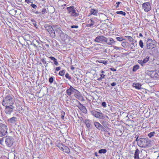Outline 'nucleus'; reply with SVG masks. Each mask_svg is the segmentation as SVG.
<instances>
[{
  "instance_id": "f257e3e1",
  "label": "nucleus",
  "mask_w": 159,
  "mask_h": 159,
  "mask_svg": "<svg viewBox=\"0 0 159 159\" xmlns=\"http://www.w3.org/2000/svg\"><path fill=\"white\" fill-rule=\"evenodd\" d=\"M15 102L14 98L12 95H8L3 98L2 105L3 106L13 105Z\"/></svg>"
},
{
  "instance_id": "f03ea898",
  "label": "nucleus",
  "mask_w": 159,
  "mask_h": 159,
  "mask_svg": "<svg viewBox=\"0 0 159 159\" xmlns=\"http://www.w3.org/2000/svg\"><path fill=\"white\" fill-rule=\"evenodd\" d=\"M100 20L96 17H93L89 20V24L86 25L87 27H97L99 25Z\"/></svg>"
},
{
  "instance_id": "7ed1b4c3",
  "label": "nucleus",
  "mask_w": 159,
  "mask_h": 159,
  "mask_svg": "<svg viewBox=\"0 0 159 159\" xmlns=\"http://www.w3.org/2000/svg\"><path fill=\"white\" fill-rule=\"evenodd\" d=\"M149 141L147 139L140 138L138 143V145L142 148H146L148 146Z\"/></svg>"
},
{
  "instance_id": "20e7f679",
  "label": "nucleus",
  "mask_w": 159,
  "mask_h": 159,
  "mask_svg": "<svg viewBox=\"0 0 159 159\" xmlns=\"http://www.w3.org/2000/svg\"><path fill=\"white\" fill-rule=\"evenodd\" d=\"M7 125L0 121V137L6 135L7 133Z\"/></svg>"
},
{
  "instance_id": "39448f33",
  "label": "nucleus",
  "mask_w": 159,
  "mask_h": 159,
  "mask_svg": "<svg viewBox=\"0 0 159 159\" xmlns=\"http://www.w3.org/2000/svg\"><path fill=\"white\" fill-rule=\"evenodd\" d=\"M53 27V30L55 33V31L58 35H59L61 37H62L63 35L64 36L66 37L68 36L66 34H64L63 32L61 30V26L58 25H54L52 26Z\"/></svg>"
},
{
  "instance_id": "423d86ee",
  "label": "nucleus",
  "mask_w": 159,
  "mask_h": 159,
  "mask_svg": "<svg viewBox=\"0 0 159 159\" xmlns=\"http://www.w3.org/2000/svg\"><path fill=\"white\" fill-rule=\"evenodd\" d=\"M66 9L68 12L70 14L71 16L75 17L79 15L78 13L76 12L75 9L73 6L67 7Z\"/></svg>"
},
{
  "instance_id": "0eeeda50",
  "label": "nucleus",
  "mask_w": 159,
  "mask_h": 159,
  "mask_svg": "<svg viewBox=\"0 0 159 159\" xmlns=\"http://www.w3.org/2000/svg\"><path fill=\"white\" fill-rule=\"evenodd\" d=\"M91 114L97 118L104 119L105 118L104 115L102 113L98 112L95 110H93L90 111Z\"/></svg>"
},
{
  "instance_id": "6e6552de",
  "label": "nucleus",
  "mask_w": 159,
  "mask_h": 159,
  "mask_svg": "<svg viewBox=\"0 0 159 159\" xmlns=\"http://www.w3.org/2000/svg\"><path fill=\"white\" fill-rule=\"evenodd\" d=\"M142 7L145 12H148L151 10V4L149 2H144L142 4Z\"/></svg>"
},
{
  "instance_id": "1a4fd4ad",
  "label": "nucleus",
  "mask_w": 159,
  "mask_h": 159,
  "mask_svg": "<svg viewBox=\"0 0 159 159\" xmlns=\"http://www.w3.org/2000/svg\"><path fill=\"white\" fill-rule=\"evenodd\" d=\"M14 139L12 137L8 136L5 139L6 145L8 147H11L13 143Z\"/></svg>"
},
{
  "instance_id": "9d476101",
  "label": "nucleus",
  "mask_w": 159,
  "mask_h": 159,
  "mask_svg": "<svg viewBox=\"0 0 159 159\" xmlns=\"http://www.w3.org/2000/svg\"><path fill=\"white\" fill-rule=\"evenodd\" d=\"M4 106L6 107L4 110L5 112L7 114L10 115L15 108V107L13 106V105Z\"/></svg>"
},
{
  "instance_id": "9b49d317",
  "label": "nucleus",
  "mask_w": 159,
  "mask_h": 159,
  "mask_svg": "<svg viewBox=\"0 0 159 159\" xmlns=\"http://www.w3.org/2000/svg\"><path fill=\"white\" fill-rule=\"evenodd\" d=\"M106 39V37L103 35H101L97 37L94 39V41L98 43H104Z\"/></svg>"
},
{
  "instance_id": "f8f14e48",
  "label": "nucleus",
  "mask_w": 159,
  "mask_h": 159,
  "mask_svg": "<svg viewBox=\"0 0 159 159\" xmlns=\"http://www.w3.org/2000/svg\"><path fill=\"white\" fill-rule=\"evenodd\" d=\"M25 2L26 3H27L28 4H29V3H30L31 4L30 5V6L33 8V9L32 10V12L34 13L33 11H37L36 10V9L38 8L37 6L34 4L33 2H31V0H25Z\"/></svg>"
},
{
  "instance_id": "ddd939ff",
  "label": "nucleus",
  "mask_w": 159,
  "mask_h": 159,
  "mask_svg": "<svg viewBox=\"0 0 159 159\" xmlns=\"http://www.w3.org/2000/svg\"><path fill=\"white\" fill-rule=\"evenodd\" d=\"M147 46L148 49H152L154 48V45L153 41L151 39H149L147 42Z\"/></svg>"
},
{
  "instance_id": "4468645a",
  "label": "nucleus",
  "mask_w": 159,
  "mask_h": 159,
  "mask_svg": "<svg viewBox=\"0 0 159 159\" xmlns=\"http://www.w3.org/2000/svg\"><path fill=\"white\" fill-rule=\"evenodd\" d=\"M77 102L80 104V106H77L80 110L84 113L86 114L87 112V110L85 107L81 104L79 101H77Z\"/></svg>"
},
{
  "instance_id": "2eb2a0df",
  "label": "nucleus",
  "mask_w": 159,
  "mask_h": 159,
  "mask_svg": "<svg viewBox=\"0 0 159 159\" xmlns=\"http://www.w3.org/2000/svg\"><path fill=\"white\" fill-rule=\"evenodd\" d=\"M105 39L104 43H106L107 44L110 45H112L115 44V41H114L113 39L111 38H107Z\"/></svg>"
},
{
  "instance_id": "dca6fc26",
  "label": "nucleus",
  "mask_w": 159,
  "mask_h": 159,
  "mask_svg": "<svg viewBox=\"0 0 159 159\" xmlns=\"http://www.w3.org/2000/svg\"><path fill=\"white\" fill-rule=\"evenodd\" d=\"M8 122L11 125L16 124L17 121V118L15 117H13L8 120Z\"/></svg>"
},
{
  "instance_id": "f3484780",
  "label": "nucleus",
  "mask_w": 159,
  "mask_h": 159,
  "mask_svg": "<svg viewBox=\"0 0 159 159\" xmlns=\"http://www.w3.org/2000/svg\"><path fill=\"white\" fill-rule=\"evenodd\" d=\"M34 13L36 14H38L39 15H41L42 14H44L48 12V10H47L46 8L44 7L43 8L41 12L38 11H35V10L34 11H33Z\"/></svg>"
},
{
  "instance_id": "a211bd4d",
  "label": "nucleus",
  "mask_w": 159,
  "mask_h": 159,
  "mask_svg": "<svg viewBox=\"0 0 159 159\" xmlns=\"http://www.w3.org/2000/svg\"><path fill=\"white\" fill-rule=\"evenodd\" d=\"M94 124L95 127L99 130H100L101 129L102 131H103V130H104L105 128L99 122L95 121L94 122Z\"/></svg>"
},
{
  "instance_id": "6ab92c4d",
  "label": "nucleus",
  "mask_w": 159,
  "mask_h": 159,
  "mask_svg": "<svg viewBox=\"0 0 159 159\" xmlns=\"http://www.w3.org/2000/svg\"><path fill=\"white\" fill-rule=\"evenodd\" d=\"M50 34V36L53 38L56 37V34L53 30V27H51V28L47 30Z\"/></svg>"
},
{
  "instance_id": "aec40b11",
  "label": "nucleus",
  "mask_w": 159,
  "mask_h": 159,
  "mask_svg": "<svg viewBox=\"0 0 159 159\" xmlns=\"http://www.w3.org/2000/svg\"><path fill=\"white\" fill-rule=\"evenodd\" d=\"M74 90V88L72 86H70V88L67 89L66 93L68 96H70L72 93H73Z\"/></svg>"
},
{
  "instance_id": "412c9836",
  "label": "nucleus",
  "mask_w": 159,
  "mask_h": 159,
  "mask_svg": "<svg viewBox=\"0 0 159 159\" xmlns=\"http://www.w3.org/2000/svg\"><path fill=\"white\" fill-rule=\"evenodd\" d=\"M36 42L37 43H35L34 42H33L32 43H31L30 45H33L35 48L36 50H38L39 47H38V45L40 44V42L39 41L37 40H36Z\"/></svg>"
},
{
  "instance_id": "4be33fe9",
  "label": "nucleus",
  "mask_w": 159,
  "mask_h": 159,
  "mask_svg": "<svg viewBox=\"0 0 159 159\" xmlns=\"http://www.w3.org/2000/svg\"><path fill=\"white\" fill-rule=\"evenodd\" d=\"M139 150L137 148L136 149L134 152V159H139Z\"/></svg>"
},
{
  "instance_id": "5701e85b",
  "label": "nucleus",
  "mask_w": 159,
  "mask_h": 159,
  "mask_svg": "<svg viewBox=\"0 0 159 159\" xmlns=\"http://www.w3.org/2000/svg\"><path fill=\"white\" fill-rule=\"evenodd\" d=\"M91 121L89 119H86L84 122L85 123L86 126L88 128H89L91 127Z\"/></svg>"
},
{
  "instance_id": "b1692460",
  "label": "nucleus",
  "mask_w": 159,
  "mask_h": 159,
  "mask_svg": "<svg viewBox=\"0 0 159 159\" xmlns=\"http://www.w3.org/2000/svg\"><path fill=\"white\" fill-rule=\"evenodd\" d=\"M133 86L138 89H139L141 88V85L138 83H134L133 84Z\"/></svg>"
},
{
  "instance_id": "393cba45",
  "label": "nucleus",
  "mask_w": 159,
  "mask_h": 159,
  "mask_svg": "<svg viewBox=\"0 0 159 159\" xmlns=\"http://www.w3.org/2000/svg\"><path fill=\"white\" fill-rule=\"evenodd\" d=\"M49 58L50 59L53 61L55 65L56 66L58 65V63L57 61V59L56 58L53 57H50Z\"/></svg>"
},
{
  "instance_id": "a878e982",
  "label": "nucleus",
  "mask_w": 159,
  "mask_h": 159,
  "mask_svg": "<svg viewBox=\"0 0 159 159\" xmlns=\"http://www.w3.org/2000/svg\"><path fill=\"white\" fill-rule=\"evenodd\" d=\"M101 122L103 126L105 128L107 127L108 125V122L106 120L102 121Z\"/></svg>"
},
{
  "instance_id": "bb28decb",
  "label": "nucleus",
  "mask_w": 159,
  "mask_h": 159,
  "mask_svg": "<svg viewBox=\"0 0 159 159\" xmlns=\"http://www.w3.org/2000/svg\"><path fill=\"white\" fill-rule=\"evenodd\" d=\"M63 152L67 153H69L70 152V150L69 148L65 146H63Z\"/></svg>"
},
{
  "instance_id": "cd10ccee",
  "label": "nucleus",
  "mask_w": 159,
  "mask_h": 159,
  "mask_svg": "<svg viewBox=\"0 0 159 159\" xmlns=\"http://www.w3.org/2000/svg\"><path fill=\"white\" fill-rule=\"evenodd\" d=\"M90 14L96 15L98 12V10L94 9H92L90 10Z\"/></svg>"
},
{
  "instance_id": "c85d7f7f",
  "label": "nucleus",
  "mask_w": 159,
  "mask_h": 159,
  "mask_svg": "<svg viewBox=\"0 0 159 159\" xmlns=\"http://www.w3.org/2000/svg\"><path fill=\"white\" fill-rule=\"evenodd\" d=\"M129 45V43L128 42H124L121 43V45L125 48H128Z\"/></svg>"
},
{
  "instance_id": "c756f323",
  "label": "nucleus",
  "mask_w": 159,
  "mask_h": 159,
  "mask_svg": "<svg viewBox=\"0 0 159 159\" xmlns=\"http://www.w3.org/2000/svg\"><path fill=\"white\" fill-rule=\"evenodd\" d=\"M74 93V95L75 97H79L80 95V92L77 90V89H74V90L73 93Z\"/></svg>"
},
{
  "instance_id": "7c9ffc66",
  "label": "nucleus",
  "mask_w": 159,
  "mask_h": 159,
  "mask_svg": "<svg viewBox=\"0 0 159 159\" xmlns=\"http://www.w3.org/2000/svg\"><path fill=\"white\" fill-rule=\"evenodd\" d=\"M126 38H127L129 41L131 42H134V40L133 38L130 36H126L125 37Z\"/></svg>"
},
{
  "instance_id": "2f4dec72",
  "label": "nucleus",
  "mask_w": 159,
  "mask_h": 159,
  "mask_svg": "<svg viewBox=\"0 0 159 159\" xmlns=\"http://www.w3.org/2000/svg\"><path fill=\"white\" fill-rule=\"evenodd\" d=\"M139 66L138 65H135L134 66L132 70L133 72L136 71L139 68Z\"/></svg>"
},
{
  "instance_id": "473e14b6",
  "label": "nucleus",
  "mask_w": 159,
  "mask_h": 159,
  "mask_svg": "<svg viewBox=\"0 0 159 159\" xmlns=\"http://www.w3.org/2000/svg\"><path fill=\"white\" fill-rule=\"evenodd\" d=\"M156 134L155 132L153 131L150 133L148 135V136L149 138H151L152 137L154 136L155 134Z\"/></svg>"
},
{
  "instance_id": "72a5a7b5",
  "label": "nucleus",
  "mask_w": 159,
  "mask_h": 159,
  "mask_svg": "<svg viewBox=\"0 0 159 159\" xmlns=\"http://www.w3.org/2000/svg\"><path fill=\"white\" fill-rule=\"evenodd\" d=\"M107 152V150L106 149H101L99 150L98 153L100 154H105Z\"/></svg>"
},
{
  "instance_id": "f704fd0d",
  "label": "nucleus",
  "mask_w": 159,
  "mask_h": 159,
  "mask_svg": "<svg viewBox=\"0 0 159 159\" xmlns=\"http://www.w3.org/2000/svg\"><path fill=\"white\" fill-rule=\"evenodd\" d=\"M116 13L118 14H120L122 16H125L126 15L125 12L122 11H117Z\"/></svg>"
},
{
  "instance_id": "c9c22d12",
  "label": "nucleus",
  "mask_w": 159,
  "mask_h": 159,
  "mask_svg": "<svg viewBox=\"0 0 159 159\" xmlns=\"http://www.w3.org/2000/svg\"><path fill=\"white\" fill-rule=\"evenodd\" d=\"M149 57L148 56L146 57L143 60V62L145 65V64L149 60Z\"/></svg>"
},
{
  "instance_id": "e433bc0d",
  "label": "nucleus",
  "mask_w": 159,
  "mask_h": 159,
  "mask_svg": "<svg viewBox=\"0 0 159 159\" xmlns=\"http://www.w3.org/2000/svg\"><path fill=\"white\" fill-rule=\"evenodd\" d=\"M31 21L32 23V24L34 25L35 27H36V28H37L38 27L37 25L36 22L35 21V20L34 19H31Z\"/></svg>"
},
{
  "instance_id": "4c0bfd02",
  "label": "nucleus",
  "mask_w": 159,
  "mask_h": 159,
  "mask_svg": "<svg viewBox=\"0 0 159 159\" xmlns=\"http://www.w3.org/2000/svg\"><path fill=\"white\" fill-rule=\"evenodd\" d=\"M98 62L99 63H102L105 65H106L107 64V61L105 60H100L98 61Z\"/></svg>"
},
{
  "instance_id": "58836bf2",
  "label": "nucleus",
  "mask_w": 159,
  "mask_h": 159,
  "mask_svg": "<svg viewBox=\"0 0 159 159\" xmlns=\"http://www.w3.org/2000/svg\"><path fill=\"white\" fill-rule=\"evenodd\" d=\"M44 27L47 30L51 28V27H52V26L50 25L46 24L44 25Z\"/></svg>"
},
{
  "instance_id": "ea45409f",
  "label": "nucleus",
  "mask_w": 159,
  "mask_h": 159,
  "mask_svg": "<svg viewBox=\"0 0 159 159\" xmlns=\"http://www.w3.org/2000/svg\"><path fill=\"white\" fill-rule=\"evenodd\" d=\"M139 45L141 48H143V43L142 40H140L139 42Z\"/></svg>"
},
{
  "instance_id": "a19ab883",
  "label": "nucleus",
  "mask_w": 159,
  "mask_h": 159,
  "mask_svg": "<svg viewBox=\"0 0 159 159\" xmlns=\"http://www.w3.org/2000/svg\"><path fill=\"white\" fill-rule=\"evenodd\" d=\"M65 73V70H62L60 71L59 73V74L61 76H63L64 75Z\"/></svg>"
},
{
  "instance_id": "79ce46f5",
  "label": "nucleus",
  "mask_w": 159,
  "mask_h": 159,
  "mask_svg": "<svg viewBox=\"0 0 159 159\" xmlns=\"http://www.w3.org/2000/svg\"><path fill=\"white\" fill-rule=\"evenodd\" d=\"M113 48L114 49H115L116 50H120L122 49V48H121L119 47L116 46H113Z\"/></svg>"
},
{
  "instance_id": "37998d69",
  "label": "nucleus",
  "mask_w": 159,
  "mask_h": 159,
  "mask_svg": "<svg viewBox=\"0 0 159 159\" xmlns=\"http://www.w3.org/2000/svg\"><path fill=\"white\" fill-rule=\"evenodd\" d=\"M65 77L69 80H70L71 78L69 75V74L68 73H66L65 75Z\"/></svg>"
},
{
  "instance_id": "c03bdc74",
  "label": "nucleus",
  "mask_w": 159,
  "mask_h": 159,
  "mask_svg": "<svg viewBox=\"0 0 159 159\" xmlns=\"http://www.w3.org/2000/svg\"><path fill=\"white\" fill-rule=\"evenodd\" d=\"M16 107H17V109H16V110H15L16 111H20V110H22V108L20 105H18V106H16Z\"/></svg>"
},
{
  "instance_id": "a18cd8bd",
  "label": "nucleus",
  "mask_w": 159,
  "mask_h": 159,
  "mask_svg": "<svg viewBox=\"0 0 159 159\" xmlns=\"http://www.w3.org/2000/svg\"><path fill=\"white\" fill-rule=\"evenodd\" d=\"M138 62L139 64H141V66H143L145 65H144V64L143 62V60H139L138 61Z\"/></svg>"
},
{
  "instance_id": "49530a36",
  "label": "nucleus",
  "mask_w": 159,
  "mask_h": 159,
  "mask_svg": "<svg viewBox=\"0 0 159 159\" xmlns=\"http://www.w3.org/2000/svg\"><path fill=\"white\" fill-rule=\"evenodd\" d=\"M116 39L117 41H121L124 39H123L122 38L119 37H116Z\"/></svg>"
},
{
  "instance_id": "de8ad7c7",
  "label": "nucleus",
  "mask_w": 159,
  "mask_h": 159,
  "mask_svg": "<svg viewBox=\"0 0 159 159\" xmlns=\"http://www.w3.org/2000/svg\"><path fill=\"white\" fill-rule=\"evenodd\" d=\"M5 139V138L3 137L1 139H0V143L1 145H2Z\"/></svg>"
},
{
  "instance_id": "09e8293b",
  "label": "nucleus",
  "mask_w": 159,
  "mask_h": 159,
  "mask_svg": "<svg viewBox=\"0 0 159 159\" xmlns=\"http://www.w3.org/2000/svg\"><path fill=\"white\" fill-rule=\"evenodd\" d=\"M54 79L53 77H51L49 79V82L51 83H52L53 82Z\"/></svg>"
},
{
  "instance_id": "8fccbe9b",
  "label": "nucleus",
  "mask_w": 159,
  "mask_h": 159,
  "mask_svg": "<svg viewBox=\"0 0 159 159\" xmlns=\"http://www.w3.org/2000/svg\"><path fill=\"white\" fill-rule=\"evenodd\" d=\"M101 105H102V106L103 107H106V106H106L107 105L106 103L105 102H102V103Z\"/></svg>"
},
{
  "instance_id": "3c124183",
  "label": "nucleus",
  "mask_w": 159,
  "mask_h": 159,
  "mask_svg": "<svg viewBox=\"0 0 159 159\" xmlns=\"http://www.w3.org/2000/svg\"><path fill=\"white\" fill-rule=\"evenodd\" d=\"M71 28H78L79 27V26L77 25H72L71 26Z\"/></svg>"
},
{
  "instance_id": "603ef678",
  "label": "nucleus",
  "mask_w": 159,
  "mask_h": 159,
  "mask_svg": "<svg viewBox=\"0 0 159 159\" xmlns=\"http://www.w3.org/2000/svg\"><path fill=\"white\" fill-rule=\"evenodd\" d=\"M139 137L138 135H136V136H135V138H136L135 141H137V143H138V142L139 141V140L140 139V138L139 139H138Z\"/></svg>"
},
{
  "instance_id": "864d4df0",
  "label": "nucleus",
  "mask_w": 159,
  "mask_h": 159,
  "mask_svg": "<svg viewBox=\"0 0 159 159\" xmlns=\"http://www.w3.org/2000/svg\"><path fill=\"white\" fill-rule=\"evenodd\" d=\"M103 131H104L106 132V134H107L108 136H111V133H110L108 132V131L105 129L104 130H103Z\"/></svg>"
},
{
  "instance_id": "5fc2aeb1",
  "label": "nucleus",
  "mask_w": 159,
  "mask_h": 159,
  "mask_svg": "<svg viewBox=\"0 0 159 159\" xmlns=\"http://www.w3.org/2000/svg\"><path fill=\"white\" fill-rule=\"evenodd\" d=\"M41 61L43 63L46 64V61L44 59L42 58L41 59Z\"/></svg>"
},
{
  "instance_id": "6e6d98bb",
  "label": "nucleus",
  "mask_w": 159,
  "mask_h": 159,
  "mask_svg": "<svg viewBox=\"0 0 159 159\" xmlns=\"http://www.w3.org/2000/svg\"><path fill=\"white\" fill-rule=\"evenodd\" d=\"M120 2H116V7L117 8L119 7V4L120 3Z\"/></svg>"
},
{
  "instance_id": "4d7b16f0",
  "label": "nucleus",
  "mask_w": 159,
  "mask_h": 159,
  "mask_svg": "<svg viewBox=\"0 0 159 159\" xmlns=\"http://www.w3.org/2000/svg\"><path fill=\"white\" fill-rule=\"evenodd\" d=\"M60 69H61L60 67H57L56 68L55 70L57 71H58L59 70H60Z\"/></svg>"
},
{
  "instance_id": "13d9d810",
  "label": "nucleus",
  "mask_w": 159,
  "mask_h": 159,
  "mask_svg": "<svg viewBox=\"0 0 159 159\" xmlns=\"http://www.w3.org/2000/svg\"><path fill=\"white\" fill-rule=\"evenodd\" d=\"M116 84V82H113L111 84V85L112 86H114Z\"/></svg>"
},
{
  "instance_id": "bf43d9fd",
  "label": "nucleus",
  "mask_w": 159,
  "mask_h": 159,
  "mask_svg": "<svg viewBox=\"0 0 159 159\" xmlns=\"http://www.w3.org/2000/svg\"><path fill=\"white\" fill-rule=\"evenodd\" d=\"M110 69L111 70L113 71H116V69L114 68H110Z\"/></svg>"
},
{
  "instance_id": "052dcab7",
  "label": "nucleus",
  "mask_w": 159,
  "mask_h": 159,
  "mask_svg": "<svg viewBox=\"0 0 159 159\" xmlns=\"http://www.w3.org/2000/svg\"><path fill=\"white\" fill-rule=\"evenodd\" d=\"M100 76H101V77H100L102 79H103L104 78L105 75H104L103 74H102L100 75Z\"/></svg>"
},
{
  "instance_id": "680f3d73",
  "label": "nucleus",
  "mask_w": 159,
  "mask_h": 159,
  "mask_svg": "<svg viewBox=\"0 0 159 159\" xmlns=\"http://www.w3.org/2000/svg\"><path fill=\"white\" fill-rule=\"evenodd\" d=\"M39 45V46L38 45V47H39V48H42V46H43V44H40H40Z\"/></svg>"
},
{
  "instance_id": "e2e57ef3",
  "label": "nucleus",
  "mask_w": 159,
  "mask_h": 159,
  "mask_svg": "<svg viewBox=\"0 0 159 159\" xmlns=\"http://www.w3.org/2000/svg\"><path fill=\"white\" fill-rule=\"evenodd\" d=\"M61 115H65V112L63 111H61Z\"/></svg>"
},
{
  "instance_id": "0e129e2a",
  "label": "nucleus",
  "mask_w": 159,
  "mask_h": 159,
  "mask_svg": "<svg viewBox=\"0 0 159 159\" xmlns=\"http://www.w3.org/2000/svg\"><path fill=\"white\" fill-rule=\"evenodd\" d=\"M63 146L62 145V147H59V148L61 149L62 151H63L64 149H63Z\"/></svg>"
},
{
  "instance_id": "69168bd1",
  "label": "nucleus",
  "mask_w": 159,
  "mask_h": 159,
  "mask_svg": "<svg viewBox=\"0 0 159 159\" xmlns=\"http://www.w3.org/2000/svg\"><path fill=\"white\" fill-rule=\"evenodd\" d=\"M135 47V46H132L131 47L130 49H134Z\"/></svg>"
},
{
  "instance_id": "338daca9",
  "label": "nucleus",
  "mask_w": 159,
  "mask_h": 159,
  "mask_svg": "<svg viewBox=\"0 0 159 159\" xmlns=\"http://www.w3.org/2000/svg\"><path fill=\"white\" fill-rule=\"evenodd\" d=\"M102 78H101L100 77H99V78H98V80H99V81H100V80H102Z\"/></svg>"
},
{
  "instance_id": "774afa93",
  "label": "nucleus",
  "mask_w": 159,
  "mask_h": 159,
  "mask_svg": "<svg viewBox=\"0 0 159 159\" xmlns=\"http://www.w3.org/2000/svg\"><path fill=\"white\" fill-rule=\"evenodd\" d=\"M64 118V115H61V118L63 120Z\"/></svg>"
}]
</instances>
